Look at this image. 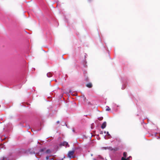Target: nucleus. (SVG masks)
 Wrapping results in <instances>:
<instances>
[{
    "mask_svg": "<svg viewBox=\"0 0 160 160\" xmlns=\"http://www.w3.org/2000/svg\"><path fill=\"white\" fill-rule=\"evenodd\" d=\"M74 152L75 151L74 150L69 151L68 154V157L70 158H74V157L73 156V154Z\"/></svg>",
    "mask_w": 160,
    "mask_h": 160,
    "instance_id": "f257e3e1",
    "label": "nucleus"
},
{
    "mask_svg": "<svg viewBox=\"0 0 160 160\" xmlns=\"http://www.w3.org/2000/svg\"><path fill=\"white\" fill-rule=\"evenodd\" d=\"M106 122H104L102 124L101 127L102 129H104L106 127Z\"/></svg>",
    "mask_w": 160,
    "mask_h": 160,
    "instance_id": "f03ea898",
    "label": "nucleus"
},
{
    "mask_svg": "<svg viewBox=\"0 0 160 160\" xmlns=\"http://www.w3.org/2000/svg\"><path fill=\"white\" fill-rule=\"evenodd\" d=\"M86 87L88 88H91L92 87V84L91 83L89 82L86 85Z\"/></svg>",
    "mask_w": 160,
    "mask_h": 160,
    "instance_id": "7ed1b4c3",
    "label": "nucleus"
},
{
    "mask_svg": "<svg viewBox=\"0 0 160 160\" xmlns=\"http://www.w3.org/2000/svg\"><path fill=\"white\" fill-rule=\"evenodd\" d=\"M61 144L63 146H67L68 145V142H63V143H61Z\"/></svg>",
    "mask_w": 160,
    "mask_h": 160,
    "instance_id": "20e7f679",
    "label": "nucleus"
},
{
    "mask_svg": "<svg viewBox=\"0 0 160 160\" xmlns=\"http://www.w3.org/2000/svg\"><path fill=\"white\" fill-rule=\"evenodd\" d=\"M52 76V74L50 72H48L47 74V76L48 78L51 77Z\"/></svg>",
    "mask_w": 160,
    "mask_h": 160,
    "instance_id": "39448f33",
    "label": "nucleus"
},
{
    "mask_svg": "<svg viewBox=\"0 0 160 160\" xmlns=\"http://www.w3.org/2000/svg\"><path fill=\"white\" fill-rule=\"evenodd\" d=\"M111 110L110 108L108 106H107L106 107V111H109Z\"/></svg>",
    "mask_w": 160,
    "mask_h": 160,
    "instance_id": "423d86ee",
    "label": "nucleus"
},
{
    "mask_svg": "<svg viewBox=\"0 0 160 160\" xmlns=\"http://www.w3.org/2000/svg\"><path fill=\"white\" fill-rule=\"evenodd\" d=\"M45 152L47 153H50L51 152V151L50 149H48Z\"/></svg>",
    "mask_w": 160,
    "mask_h": 160,
    "instance_id": "0eeeda50",
    "label": "nucleus"
},
{
    "mask_svg": "<svg viewBox=\"0 0 160 160\" xmlns=\"http://www.w3.org/2000/svg\"><path fill=\"white\" fill-rule=\"evenodd\" d=\"M45 148H43L41 149L40 150V152H43L44 151H45Z\"/></svg>",
    "mask_w": 160,
    "mask_h": 160,
    "instance_id": "6e6552de",
    "label": "nucleus"
},
{
    "mask_svg": "<svg viewBox=\"0 0 160 160\" xmlns=\"http://www.w3.org/2000/svg\"><path fill=\"white\" fill-rule=\"evenodd\" d=\"M127 153L126 152H124L123 153V155L124 157L125 158H126L127 156Z\"/></svg>",
    "mask_w": 160,
    "mask_h": 160,
    "instance_id": "1a4fd4ad",
    "label": "nucleus"
},
{
    "mask_svg": "<svg viewBox=\"0 0 160 160\" xmlns=\"http://www.w3.org/2000/svg\"><path fill=\"white\" fill-rule=\"evenodd\" d=\"M107 135L109 137V138H110L111 137V136H110V134H109V132H106Z\"/></svg>",
    "mask_w": 160,
    "mask_h": 160,
    "instance_id": "9d476101",
    "label": "nucleus"
},
{
    "mask_svg": "<svg viewBox=\"0 0 160 160\" xmlns=\"http://www.w3.org/2000/svg\"><path fill=\"white\" fill-rule=\"evenodd\" d=\"M103 118L102 117L98 118V119L100 121L102 120L103 119Z\"/></svg>",
    "mask_w": 160,
    "mask_h": 160,
    "instance_id": "9b49d317",
    "label": "nucleus"
},
{
    "mask_svg": "<svg viewBox=\"0 0 160 160\" xmlns=\"http://www.w3.org/2000/svg\"><path fill=\"white\" fill-rule=\"evenodd\" d=\"M84 66L85 67H86V66H86V65H85V64H86V63H87V62L86 61V60H85V61H84Z\"/></svg>",
    "mask_w": 160,
    "mask_h": 160,
    "instance_id": "f8f14e48",
    "label": "nucleus"
},
{
    "mask_svg": "<svg viewBox=\"0 0 160 160\" xmlns=\"http://www.w3.org/2000/svg\"><path fill=\"white\" fill-rule=\"evenodd\" d=\"M121 160H127V159L124 157H122L121 158Z\"/></svg>",
    "mask_w": 160,
    "mask_h": 160,
    "instance_id": "ddd939ff",
    "label": "nucleus"
},
{
    "mask_svg": "<svg viewBox=\"0 0 160 160\" xmlns=\"http://www.w3.org/2000/svg\"><path fill=\"white\" fill-rule=\"evenodd\" d=\"M131 157V156L129 157L127 159V160H130V158Z\"/></svg>",
    "mask_w": 160,
    "mask_h": 160,
    "instance_id": "4468645a",
    "label": "nucleus"
},
{
    "mask_svg": "<svg viewBox=\"0 0 160 160\" xmlns=\"http://www.w3.org/2000/svg\"><path fill=\"white\" fill-rule=\"evenodd\" d=\"M49 157L48 156H47L46 157V159L47 160H48V159H49Z\"/></svg>",
    "mask_w": 160,
    "mask_h": 160,
    "instance_id": "2eb2a0df",
    "label": "nucleus"
},
{
    "mask_svg": "<svg viewBox=\"0 0 160 160\" xmlns=\"http://www.w3.org/2000/svg\"><path fill=\"white\" fill-rule=\"evenodd\" d=\"M100 134H103V132L102 131H101L100 132Z\"/></svg>",
    "mask_w": 160,
    "mask_h": 160,
    "instance_id": "dca6fc26",
    "label": "nucleus"
},
{
    "mask_svg": "<svg viewBox=\"0 0 160 160\" xmlns=\"http://www.w3.org/2000/svg\"><path fill=\"white\" fill-rule=\"evenodd\" d=\"M57 123L58 124V123H60V122H59V121H57Z\"/></svg>",
    "mask_w": 160,
    "mask_h": 160,
    "instance_id": "f3484780",
    "label": "nucleus"
},
{
    "mask_svg": "<svg viewBox=\"0 0 160 160\" xmlns=\"http://www.w3.org/2000/svg\"><path fill=\"white\" fill-rule=\"evenodd\" d=\"M51 160H54V159L53 158L51 159Z\"/></svg>",
    "mask_w": 160,
    "mask_h": 160,
    "instance_id": "a211bd4d",
    "label": "nucleus"
},
{
    "mask_svg": "<svg viewBox=\"0 0 160 160\" xmlns=\"http://www.w3.org/2000/svg\"><path fill=\"white\" fill-rule=\"evenodd\" d=\"M106 132H106V131H105V132H104V133H106Z\"/></svg>",
    "mask_w": 160,
    "mask_h": 160,
    "instance_id": "6ab92c4d",
    "label": "nucleus"
},
{
    "mask_svg": "<svg viewBox=\"0 0 160 160\" xmlns=\"http://www.w3.org/2000/svg\"><path fill=\"white\" fill-rule=\"evenodd\" d=\"M65 158V156H64L63 158Z\"/></svg>",
    "mask_w": 160,
    "mask_h": 160,
    "instance_id": "aec40b11",
    "label": "nucleus"
}]
</instances>
